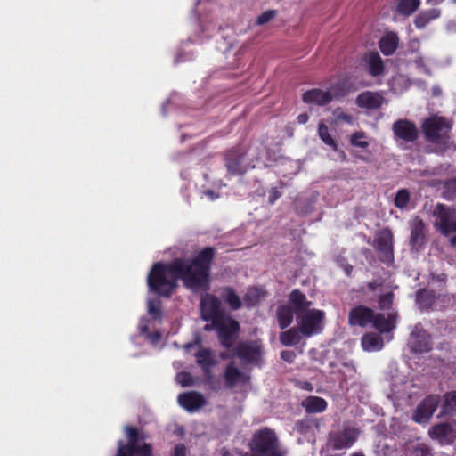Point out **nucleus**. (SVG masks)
I'll use <instances>...</instances> for the list:
<instances>
[{
    "label": "nucleus",
    "instance_id": "f257e3e1",
    "mask_svg": "<svg viewBox=\"0 0 456 456\" xmlns=\"http://www.w3.org/2000/svg\"><path fill=\"white\" fill-rule=\"evenodd\" d=\"M216 250L205 247L192 257H177L170 263L157 262L151 266L147 284L155 294L169 297L177 288V281L191 291H208L211 268Z\"/></svg>",
    "mask_w": 456,
    "mask_h": 456
},
{
    "label": "nucleus",
    "instance_id": "f03ea898",
    "mask_svg": "<svg viewBox=\"0 0 456 456\" xmlns=\"http://www.w3.org/2000/svg\"><path fill=\"white\" fill-rule=\"evenodd\" d=\"M421 130L428 147H432L430 152L444 155L453 146L452 124L444 117H428L422 122Z\"/></svg>",
    "mask_w": 456,
    "mask_h": 456
},
{
    "label": "nucleus",
    "instance_id": "7ed1b4c3",
    "mask_svg": "<svg viewBox=\"0 0 456 456\" xmlns=\"http://www.w3.org/2000/svg\"><path fill=\"white\" fill-rule=\"evenodd\" d=\"M432 216L435 218L433 225L436 232L444 237L456 233V208L444 203H436Z\"/></svg>",
    "mask_w": 456,
    "mask_h": 456
},
{
    "label": "nucleus",
    "instance_id": "20e7f679",
    "mask_svg": "<svg viewBox=\"0 0 456 456\" xmlns=\"http://www.w3.org/2000/svg\"><path fill=\"white\" fill-rule=\"evenodd\" d=\"M247 151L241 145H236L224 153V166L227 173L232 176H242L249 169L245 163Z\"/></svg>",
    "mask_w": 456,
    "mask_h": 456
},
{
    "label": "nucleus",
    "instance_id": "39448f33",
    "mask_svg": "<svg viewBox=\"0 0 456 456\" xmlns=\"http://www.w3.org/2000/svg\"><path fill=\"white\" fill-rule=\"evenodd\" d=\"M324 319V311L320 309L307 310L299 316L297 327L304 337L311 338L322 332Z\"/></svg>",
    "mask_w": 456,
    "mask_h": 456
},
{
    "label": "nucleus",
    "instance_id": "423d86ee",
    "mask_svg": "<svg viewBox=\"0 0 456 456\" xmlns=\"http://www.w3.org/2000/svg\"><path fill=\"white\" fill-rule=\"evenodd\" d=\"M240 330L239 322L229 314L220 319L216 337L222 347L231 349L239 338Z\"/></svg>",
    "mask_w": 456,
    "mask_h": 456
},
{
    "label": "nucleus",
    "instance_id": "0eeeda50",
    "mask_svg": "<svg viewBox=\"0 0 456 456\" xmlns=\"http://www.w3.org/2000/svg\"><path fill=\"white\" fill-rule=\"evenodd\" d=\"M277 445L278 441L275 433L265 428L254 434L250 447L254 456H265Z\"/></svg>",
    "mask_w": 456,
    "mask_h": 456
},
{
    "label": "nucleus",
    "instance_id": "6e6552de",
    "mask_svg": "<svg viewBox=\"0 0 456 456\" xmlns=\"http://www.w3.org/2000/svg\"><path fill=\"white\" fill-rule=\"evenodd\" d=\"M441 403V397L438 395H427L417 406L412 413V419L416 423H427L432 418Z\"/></svg>",
    "mask_w": 456,
    "mask_h": 456
},
{
    "label": "nucleus",
    "instance_id": "1a4fd4ad",
    "mask_svg": "<svg viewBox=\"0 0 456 456\" xmlns=\"http://www.w3.org/2000/svg\"><path fill=\"white\" fill-rule=\"evenodd\" d=\"M359 436V430L356 428L349 427L342 431L331 432L329 436V443L335 450H343L351 447Z\"/></svg>",
    "mask_w": 456,
    "mask_h": 456
},
{
    "label": "nucleus",
    "instance_id": "9d476101",
    "mask_svg": "<svg viewBox=\"0 0 456 456\" xmlns=\"http://www.w3.org/2000/svg\"><path fill=\"white\" fill-rule=\"evenodd\" d=\"M222 308V301L212 294H206L200 299V315L202 319H222L227 315Z\"/></svg>",
    "mask_w": 456,
    "mask_h": 456
},
{
    "label": "nucleus",
    "instance_id": "9b49d317",
    "mask_svg": "<svg viewBox=\"0 0 456 456\" xmlns=\"http://www.w3.org/2000/svg\"><path fill=\"white\" fill-rule=\"evenodd\" d=\"M375 248L383 263H392L394 260L393 234L390 230L381 231L375 239Z\"/></svg>",
    "mask_w": 456,
    "mask_h": 456
},
{
    "label": "nucleus",
    "instance_id": "f8f14e48",
    "mask_svg": "<svg viewBox=\"0 0 456 456\" xmlns=\"http://www.w3.org/2000/svg\"><path fill=\"white\" fill-rule=\"evenodd\" d=\"M410 229V245L412 249L419 251L423 248L427 241L426 224L419 216H416L411 220Z\"/></svg>",
    "mask_w": 456,
    "mask_h": 456
},
{
    "label": "nucleus",
    "instance_id": "ddd939ff",
    "mask_svg": "<svg viewBox=\"0 0 456 456\" xmlns=\"http://www.w3.org/2000/svg\"><path fill=\"white\" fill-rule=\"evenodd\" d=\"M236 355L248 363H257L262 356V346L258 341L250 340L239 344Z\"/></svg>",
    "mask_w": 456,
    "mask_h": 456
},
{
    "label": "nucleus",
    "instance_id": "4468645a",
    "mask_svg": "<svg viewBox=\"0 0 456 456\" xmlns=\"http://www.w3.org/2000/svg\"><path fill=\"white\" fill-rule=\"evenodd\" d=\"M409 346L414 353H428L432 349L431 336L423 328L416 326L410 335Z\"/></svg>",
    "mask_w": 456,
    "mask_h": 456
},
{
    "label": "nucleus",
    "instance_id": "2eb2a0df",
    "mask_svg": "<svg viewBox=\"0 0 456 456\" xmlns=\"http://www.w3.org/2000/svg\"><path fill=\"white\" fill-rule=\"evenodd\" d=\"M395 137L406 142H413L419 137V130L416 125L408 119H398L392 126Z\"/></svg>",
    "mask_w": 456,
    "mask_h": 456
},
{
    "label": "nucleus",
    "instance_id": "dca6fc26",
    "mask_svg": "<svg viewBox=\"0 0 456 456\" xmlns=\"http://www.w3.org/2000/svg\"><path fill=\"white\" fill-rule=\"evenodd\" d=\"M455 425V422L436 424L429 430V435L431 438L437 439L440 444H450L456 440Z\"/></svg>",
    "mask_w": 456,
    "mask_h": 456
},
{
    "label": "nucleus",
    "instance_id": "f3484780",
    "mask_svg": "<svg viewBox=\"0 0 456 456\" xmlns=\"http://www.w3.org/2000/svg\"><path fill=\"white\" fill-rule=\"evenodd\" d=\"M374 318V311L364 305H357L352 308L348 314V322L352 326L366 327L371 323Z\"/></svg>",
    "mask_w": 456,
    "mask_h": 456
},
{
    "label": "nucleus",
    "instance_id": "a211bd4d",
    "mask_svg": "<svg viewBox=\"0 0 456 456\" xmlns=\"http://www.w3.org/2000/svg\"><path fill=\"white\" fill-rule=\"evenodd\" d=\"M179 404L189 412H194L206 405V399L197 391L184 392L178 395Z\"/></svg>",
    "mask_w": 456,
    "mask_h": 456
},
{
    "label": "nucleus",
    "instance_id": "6ab92c4d",
    "mask_svg": "<svg viewBox=\"0 0 456 456\" xmlns=\"http://www.w3.org/2000/svg\"><path fill=\"white\" fill-rule=\"evenodd\" d=\"M333 99V95L330 91H322L319 88H314L305 92L302 95V101L307 104H316L318 106H325Z\"/></svg>",
    "mask_w": 456,
    "mask_h": 456
},
{
    "label": "nucleus",
    "instance_id": "aec40b11",
    "mask_svg": "<svg viewBox=\"0 0 456 456\" xmlns=\"http://www.w3.org/2000/svg\"><path fill=\"white\" fill-rule=\"evenodd\" d=\"M384 102V98L379 93L363 92L356 97V104L360 108L368 110L379 109Z\"/></svg>",
    "mask_w": 456,
    "mask_h": 456
},
{
    "label": "nucleus",
    "instance_id": "412c9836",
    "mask_svg": "<svg viewBox=\"0 0 456 456\" xmlns=\"http://www.w3.org/2000/svg\"><path fill=\"white\" fill-rule=\"evenodd\" d=\"M220 300L224 301L232 311H238L243 306V301L231 286H224L219 289Z\"/></svg>",
    "mask_w": 456,
    "mask_h": 456
},
{
    "label": "nucleus",
    "instance_id": "4be33fe9",
    "mask_svg": "<svg viewBox=\"0 0 456 456\" xmlns=\"http://www.w3.org/2000/svg\"><path fill=\"white\" fill-rule=\"evenodd\" d=\"M224 379L226 388L234 387L239 382L246 383L248 377L241 372L232 362L229 363L224 373Z\"/></svg>",
    "mask_w": 456,
    "mask_h": 456
},
{
    "label": "nucleus",
    "instance_id": "5701e85b",
    "mask_svg": "<svg viewBox=\"0 0 456 456\" xmlns=\"http://www.w3.org/2000/svg\"><path fill=\"white\" fill-rule=\"evenodd\" d=\"M301 406L307 414H317L327 410L328 403L320 396L309 395L302 401Z\"/></svg>",
    "mask_w": 456,
    "mask_h": 456
},
{
    "label": "nucleus",
    "instance_id": "b1692460",
    "mask_svg": "<svg viewBox=\"0 0 456 456\" xmlns=\"http://www.w3.org/2000/svg\"><path fill=\"white\" fill-rule=\"evenodd\" d=\"M289 301L296 314L309 310L311 305V302L307 300L305 295L298 289H295L290 292Z\"/></svg>",
    "mask_w": 456,
    "mask_h": 456
},
{
    "label": "nucleus",
    "instance_id": "393cba45",
    "mask_svg": "<svg viewBox=\"0 0 456 456\" xmlns=\"http://www.w3.org/2000/svg\"><path fill=\"white\" fill-rule=\"evenodd\" d=\"M368 71L372 77H379L384 73V62L378 52H370L365 56Z\"/></svg>",
    "mask_w": 456,
    "mask_h": 456
},
{
    "label": "nucleus",
    "instance_id": "a878e982",
    "mask_svg": "<svg viewBox=\"0 0 456 456\" xmlns=\"http://www.w3.org/2000/svg\"><path fill=\"white\" fill-rule=\"evenodd\" d=\"M399 38L396 33L389 32L383 36L379 43L381 53L386 56L392 55L398 48Z\"/></svg>",
    "mask_w": 456,
    "mask_h": 456
},
{
    "label": "nucleus",
    "instance_id": "bb28decb",
    "mask_svg": "<svg viewBox=\"0 0 456 456\" xmlns=\"http://www.w3.org/2000/svg\"><path fill=\"white\" fill-rule=\"evenodd\" d=\"M295 311L289 305H281L276 309V318L278 322L279 328L281 330H285L293 322Z\"/></svg>",
    "mask_w": 456,
    "mask_h": 456
},
{
    "label": "nucleus",
    "instance_id": "cd10ccee",
    "mask_svg": "<svg viewBox=\"0 0 456 456\" xmlns=\"http://www.w3.org/2000/svg\"><path fill=\"white\" fill-rule=\"evenodd\" d=\"M196 362L201 369L212 368L216 364L213 351L209 348L200 347L195 354Z\"/></svg>",
    "mask_w": 456,
    "mask_h": 456
},
{
    "label": "nucleus",
    "instance_id": "c85d7f7f",
    "mask_svg": "<svg viewBox=\"0 0 456 456\" xmlns=\"http://www.w3.org/2000/svg\"><path fill=\"white\" fill-rule=\"evenodd\" d=\"M383 345V339L379 334L367 332L362 337V346L365 351H379Z\"/></svg>",
    "mask_w": 456,
    "mask_h": 456
},
{
    "label": "nucleus",
    "instance_id": "c756f323",
    "mask_svg": "<svg viewBox=\"0 0 456 456\" xmlns=\"http://www.w3.org/2000/svg\"><path fill=\"white\" fill-rule=\"evenodd\" d=\"M436 297V292L430 289H421L416 293V302L421 310L428 311L431 309Z\"/></svg>",
    "mask_w": 456,
    "mask_h": 456
},
{
    "label": "nucleus",
    "instance_id": "7c9ffc66",
    "mask_svg": "<svg viewBox=\"0 0 456 456\" xmlns=\"http://www.w3.org/2000/svg\"><path fill=\"white\" fill-rule=\"evenodd\" d=\"M302 334L298 327L290 328L280 334V342L285 346L298 345L302 339Z\"/></svg>",
    "mask_w": 456,
    "mask_h": 456
},
{
    "label": "nucleus",
    "instance_id": "2f4dec72",
    "mask_svg": "<svg viewBox=\"0 0 456 456\" xmlns=\"http://www.w3.org/2000/svg\"><path fill=\"white\" fill-rule=\"evenodd\" d=\"M456 414V391L447 392L444 395V403L438 418L453 416Z\"/></svg>",
    "mask_w": 456,
    "mask_h": 456
},
{
    "label": "nucleus",
    "instance_id": "473e14b6",
    "mask_svg": "<svg viewBox=\"0 0 456 456\" xmlns=\"http://www.w3.org/2000/svg\"><path fill=\"white\" fill-rule=\"evenodd\" d=\"M396 13L403 16H410L420 6V0H395Z\"/></svg>",
    "mask_w": 456,
    "mask_h": 456
},
{
    "label": "nucleus",
    "instance_id": "72a5a7b5",
    "mask_svg": "<svg viewBox=\"0 0 456 456\" xmlns=\"http://www.w3.org/2000/svg\"><path fill=\"white\" fill-rule=\"evenodd\" d=\"M440 16V11L437 9H431L428 11L419 12L415 20L414 24L417 28H424L431 20Z\"/></svg>",
    "mask_w": 456,
    "mask_h": 456
},
{
    "label": "nucleus",
    "instance_id": "f704fd0d",
    "mask_svg": "<svg viewBox=\"0 0 456 456\" xmlns=\"http://www.w3.org/2000/svg\"><path fill=\"white\" fill-rule=\"evenodd\" d=\"M371 323L373 324L374 329L380 334L388 333L395 328V325H392L391 322L387 320L383 314L374 313V318L372 319Z\"/></svg>",
    "mask_w": 456,
    "mask_h": 456
},
{
    "label": "nucleus",
    "instance_id": "c9c22d12",
    "mask_svg": "<svg viewBox=\"0 0 456 456\" xmlns=\"http://www.w3.org/2000/svg\"><path fill=\"white\" fill-rule=\"evenodd\" d=\"M441 197L447 201L456 200V176L442 182Z\"/></svg>",
    "mask_w": 456,
    "mask_h": 456
},
{
    "label": "nucleus",
    "instance_id": "e433bc0d",
    "mask_svg": "<svg viewBox=\"0 0 456 456\" xmlns=\"http://www.w3.org/2000/svg\"><path fill=\"white\" fill-rule=\"evenodd\" d=\"M318 135L326 145L335 151H338V145L336 140L330 134L328 126L322 121L318 126Z\"/></svg>",
    "mask_w": 456,
    "mask_h": 456
},
{
    "label": "nucleus",
    "instance_id": "4c0bfd02",
    "mask_svg": "<svg viewBox=\"0 0 456 456\" xmlns=\"http://www.w3.org/2000/svg\"><path fill=\"white\" fill-rule=\"evenodd\" d=\"M241 299L243 301V305H245L248 309H251L259 303L260 291L254 287L248 288Z\"/></svg>",
    "mask_w": 456,
    "mask_h": 456
},
{
    "label": "nucleus",
    "instance_id": "58836bf2",
    "mask_svg": "<svg viewBox=\"0 0 456 456\" xmlns=\"http://www.w3.org/2000/svg\"><path fill=\"white\" fill-rule=\"evenodd\" d=\"M410 199L409 191L407 189H400L395 194L394 204L397 208L403 209L408 205Z\"/></svg>",
    "mask_w": 456,
    "mask_h": 456
},
{
    "label": "nucleus",
    "instance_id": "ea45409f",
    "mask_svg": "<svg viewBox=\"0 0 456 456\" xmlns=\"http://www.w3.org/2000/svg\"><path fill=\"white\" fill-rule=\"evenodd\" d=\"M395 295L392 291L387 292L379 296L378 303L380 310L391 309L394 302Z\"/></svg>",
    "mask_w": 456,
    "mask_h": 456
},
{
    "label": "nucleus",
    "instance_id": "a19ab883",
    "mask_svg": "<svg viewBox=\"0 0 456 456\" xmlns=\"http://www.w3.org/2000/svg\"><path fill=\"white\" fill-rule=\"evenodd\" d=\"M333 98L344 97L348 94V88L346 82H339L331 86L330 91Z\"/></svg>",
    "mask_w": 456,
    "mask_h": 456
},
{
    "label": "nucleus",
    "instance_id": "79ce46f5",
    "mask_svg": "<svg viewBox=\"0 0 456 456\" xmlns=\"http://www.w3.org/2000/svg\"><path fill=\"white\" fill-rule=\"evenodd\" d=\"M410 456H431L430 448L426 444H418L410 451Z\"/></svg>",
    "mask_w": 456,
    "mask_h": 456
},
{
    "label": "nucleus",
    "instance_id": "37998d69",
    "mask_svg": "<svg viewBox=\"0 0 456 456\" xmlns=\"http://www.w3.org/2000/svg\"><path fill=\"white\" fill-rule=\"evenodd\" d=\"M365 137V134L363 132H355L351 136V144L355 147L360 148H367L369 146V142L366 141H362L361 139Z\"/></svg>",
    "mask_w": 456,
    "mask_h": 456
},
{
    "label": "nucleus",
    "instance_id": "c03bdc74",
    "mask_svg": "<svg viewBox=\"0 0 456 456\" xmlns=\"http://www.w3.org/2000/svg\"><path fill=\"white\" fill-rule=\"evenodd\" d=\"M159 305H160L159 301L150 300L148 302V313L154 319H158L161 315Z\"/></svg>",
    "mask_w": 456,
    "mask_h": 456
},
{
    "label": "nucleus",
    "instance_id": "a18cd8bd",
    "mask_svg": "<svg viewBox=\"0 0 456 456\" xmlns=\"http://www.w3.org/2000/svg\"><path fill=\"white\" fill-rule=\"evenodd\" d=\"M276 15V12L274 10H268L264 12L261 15L258 16L256 20L257 25H265L273 20Z\"/></svg>",
    "mask_w": 456,
    "mask_h": 456
},
{
    "label": "nucleus",
    "instance_id": "49530a36",
    "mask_svg": "<svg viewBox=\"0 0 456 456\" xmlns=\"http://www.w3.org/2000/svg\"><path fill=\"white\" fill-rule=\"evenodd\" d=\"M177 382L183 387H190L192 383L191 375L188 372H180L176 377Z\"/></svg>",
    "mask_w": 456,
    "mask_h": 456
},
{
    "label": "nucleus",
    "instance_id": "de8ad7c7",
    "mask_svg": "<svg viewBox=\"0 0 456 456\" xmlns=\"http://www.w3.org/2000/svg\"><path fill=\"white\" fill-rule=\"evenodd\" d=\"M203 321L205 322H209L210 323H207L204 327H203V330L205 331H212V330H215L216 332L217 331V329H218V325H219V322H220V319H217V318H213V319H202Z\"/></svg>",
    "mask_w": 456,
    "mask_h": 456
},
{
    "label": "nucleus",
    "instance_id": "09e8293b",
    "mask_svg": "<svg viewBox=\"0 0 456 456\" xmlns=\"http://www.w3.org/2000/svg\"><path fill=\"white\" fill-rule=\"evenodd\" d=\"M334 115L336 116V118L338 121H344V122L349 123V124L352 123V121H353L352 115L339 111V109H337L334 111Z\"/></svg>",
    "mask_w": 456,
    "mask_h": 456
},
{
    "label": "nucleus",
    "instance_id": "8fccbe9b",
    "mask_svg": "<svg viewBox=\"0 0 456 456\" xmlns=\"http://www.w3.org/2000/svg\"><path fill=\"white\" fill-rule=\"evenodd\" d=\"M281 358L287 362H293L296 358V354L293 351L284 350L281 353Z\"/></svg>",
    "mask_w": 456,
    "mask_h": 456
},
{
    "label": "nucleus",
    "instance_id": "3c124183",
    "mask_svg": "<svg viewBox=\"0 0 456 456\" xmlns=\"http://www.w3.org/2000/svg\"><path fill=\"white\" fill-rule=\"evenodd\" d=\"M281 196V193L277 190V188H273L268 196V202L270 204H273L277 200H279Z\"/></svg>",
    "mask_w": 456,
    "mask_h": 456
},
{
    "label": "nucleus",
    "instance_id": "603ef678",
    "mask_svg": "<svg viewBox=\"0 0 456 456\" xmlns=\"http://www.w3.org/2000/svg\"><path fill=\"white\" fill-rule=\"evenodd\" d=\"M172 456H186V447L183 444H178L175 446Z\"/></svg>",
    "mask_w": 456,
    "mask_h": 456
},
{
    "label": "nucleus",
    "instance_id": "864d4df0",
    "mask_svg": "<svg viewBox=\"0 0 456 456\" xmlns=\"http://www.w3.org/2000/svg\"><path fill=\"white\" fill-rule=\"evenodd\" d=\"M442 302L447 305H452L456 302L454 295L446 294L442 297Z\"/></svg>",
    "mask_w": 456,
    "mask_h": 456
},
{
    "label": "nucleus",
    "instance_id": "5fc2aeb1",
    "mask_svg": "<svg viewBox=\"0 0 456 456\" xmlns=\"http://www.w3.org/2000/svg\"><path fill=\"white\" fill-rule=\"evenodd\" d=\"M298 387L308 392H312L314 390V385L309 381L299 382Z\"/></svg>",
    "mask_w": 456,
    "mask_h": 456
},
{
    "label": "nucleus",
    "instance_id": "6e6d98bb",
    "mask_svg": "<svg viewBox=\"0 0 456 456\" xmlns=\"http://www.w3.org/2000/svg\"><path fill=\"white\" fill-rule=\"evenodd\" d=\"M341 267L343 268L345 273L346 274V276H351L352 275V273H353V270H354V267L352 265H350L349 263L346 262V263H343L341 264Z\"/></svg>",
    "mask_w": 456,
    "mask_h": 456
},
{
    "label": "nucleus",
    "instance_id": "4d7b16f0",
    "mask_svg": "<svg viewBox=\"0 0 456 456\" xmlns=\"http://www.w3.org/2000/svg\"><path fill=\"white\" fill-rule=\"evenodd\" d=\"M381 282L370 281L367 283V288L370 291H374L377 289V288L381 287Z\"/></svg>",
    "mask_w": 456,
    "mask_h": 456
},
{
    "label": "nucleus",
    "instance_id": "13d9d810",
    "mask_svg": "<svg viewBox=\"0 0 456 456\" xmlns=\"http://www.w3.org/2000/svg\"><path fill=\"white\" fill-rule=\"evenodd\" d=\"M309 119V117L306 113H301L297 116V120L299 124H305Z\"/></svg>",
    "mask_w": 456,
    "mask_h": 456
},
{
    "label": "nucleus",
    "instance_id": "bf43d9fd",
    "mask_svg": "<svg viewBox=\"0 0 456 456\" xmlns=\"http://www.w3.org/2000/svg\"><path fill=\"white\" fill-rule=\"evenodd\" d=\"M202 371H203V375H204V381H206L207 379H212V377L214 376L213 373H212V368H208V369H201Z\"/></svg>",
    "mask_w": 456,
    "mask_h": 456
},
{
    "label": "nucleus",
    "instance_id": "052dcab7",
    "mask_svg": "<svg viewBox=\"0 0 456 456\" xmlns=\"http://www.w3.org/2000/svg\"><path fill=\"white\" fill-rule=\"evenodd\" d=\"M208 387L211 390L216 392L221 389V383L219 380L216 379L215 381H213V383L209 384Z\"/></svg>",
    "mask_w": 456,
    "mask_h": 456
},
{
    "label": "nucleus",
    "instance_id": "680f3d73",
    "mask_svg": "<svg viewBox=\"0 0 456 456\" xmlns=\"http://www.w3.org/2000/svg\"><path fill=\"white\" fill-rule=\"evenodd\" d=\"M265 456H283L282 453L279 451L278 445L274 447L273 450L268 452Z\"/></svg>",
    "mask_w": 456,
    "mask_h": 456
},
{
    "label": "nucleus",
    "instance_id": "e2e57ef3",
    "mask_svg": "<svg viewBox=\"0 0 456 456\" xmlns=\"http://www.w3.org/2000/svg\"><path fill=\"white\" fill-rule=\"evenodd\" d=\"M396 317L397 315L395 313H389L387 320H389L392 325H395Z\"/></svg>",
    "mask_w": 456,
    "mask_h": 456
},
{
    "label": "nucleus",
    "instance_id": "0e129e2a",
    "mask_svg": "<svg viewBox=\"0 0 456 456\" xmlns=\"http://www.w3.org/2000/svg\"><path fill=\"white\" fill-rule=\"evenodd\" d=\"M149 338L152 340H158L160 338V334L159 332L150 333Z\"/></svg>",
    "mask_w": 456,
    "mask_h": 456
},
{
    "label": "nucleus",
    "instance_id": "69168bd1",
    "mask_svg": "<svg viewBox=\"0 0 456 456\" xmlns=\"http://www.w3.org/2000/svg\"><path fill=\"white\" fill-rule=\"evenodd\" d=\"M452 238L450 239V244L452 247H456V233L452 234Z\"/></svg>",
    "mask_w": 456,
    "mask_h": 456
},
{
    "label": "nucleus",
    "instance_id": "338daca9",
    "mask_svg": "<svg viewBox=\"0 0 456 456\" xmlns=\"http://www.w3.org/2000/svg\"><path fill=\"white\" fill-rule=\"evenodd\" d=\"M215 380H216V379H215V378H214V376H213V377H212V379H207V380L205 381V384H207V385L208 386L209 384L213 383V381H215Z\"/></svg>",
    "mask_w": 456,
    "mask_h": 456
},
{
    "label": "nucleus",
    "instance_id": "774afa93",
    "mask_svg": "<svg viewBox=\"0 0 456 456\" xmlns=\"http://www.w3.org/2000/svg\"><path fill=\"white\" fill-rule=\"evenodd\" d=\"M351 456H365V455L361 452H354Z\"/></svg>",
    "mask_w": 456,
    "mask_h": 456
}]
</instances>
